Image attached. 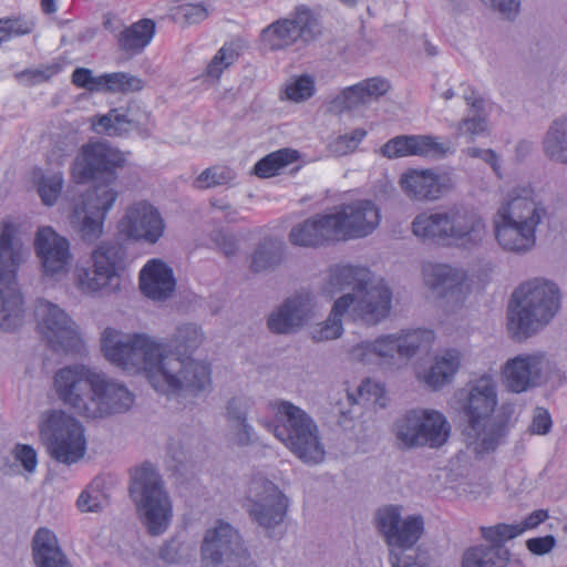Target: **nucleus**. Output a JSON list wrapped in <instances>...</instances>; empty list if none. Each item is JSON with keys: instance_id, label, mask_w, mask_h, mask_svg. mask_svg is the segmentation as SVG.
<instances>
[{"instance_id": "23", "label": "nucleus", "mask_w": 567, "mask_h": 567, "mask_svg": "<svg viewBox=\"0 0 567 567\" xmlns=\"http://www.w3.org/2000/svg\"><path fill=\"white\" fill-rule=\"evenodd\" d=\"M400 185L404 194L419 202L440 199L455 186L450 173H435L432 169H409L402 174Z\"/></svg>"}, {"instance_id": "63", "label": "nucleus", "mask_w": 567, "mask_h": 567, "mask_svg": "<svg viewBox=\"0 0 567 567\" xmlns=\"http://www.w3.org/2000/svg\"><path fill=\"white\" fill-rule=\"evenodd\" d=\"M468 156L473 158H481L486 164H488L494 173L501 177V165H499V158L495 151L487 148L482 150L478 147H471L467 150Z\"/></svg>"}, {"instance_id": "48", "label": "nucleus", "mask_w": 567, "mask_h": 567, "mask_svg": "<svg viewBox=\"0 0 567 567\" xmlns=\"http://www.w3.org/2000/svg\"><path fill=\"white\" fill-rule=\"evenodd\" d=\"M101 90L109 92L130 93L137 92L144 87L142 79L125 73L114 72L100 75Z\"/></svg>"}, {"instance_id": "52", "label": "nucleus", "mask_w": 567, "mask_h": 567, "mask_svg": "<svg viewBox=\"0 0 567 567\" xmlns=\"http://www.w3.org/2000/svg\"><path fill=\"white\" fill-rule=\"evenodd\" d=\"M105 495L101 489V482L94 480L80 494L76 505L82 513H95L103 508Z\"/></svg>"}, {"instance_id": "44", "label": "nucleus", "mask_w": 567, "mask_h": 567, "mask_svg": "<svg viewBox=\"0 0 567 567\" xmlns=\"http://www.w3.org/2000/svg\"><path fill=\"white\" fill-rule=\"evenodd\" d=\"M423 275L425 284L433 290L453 289L463 281L458 270L445 264L425 265Z\"/></svg>"}, {"instance_id": "32", "label": "nucleus", "mask_w": 567, "mask_h": 567, "mask_svg": "<svg viewBox=\"0 0 567 567\" xmlns=\"http://www.w3.org/2000/svg\"><path fill=\"white\" fill-rule=\"evenodd\" d=\"M447 224L446 208L424 210L414 217L411 229L413 235L423 241L450 246Z\"/></svg>"}, {"instance_id": "51", "label": "nucleus", "mask_w": 567, "mask_h": 567, "mask_svg": "<svg viewBox=\"0 0 567 567\" xmlns=\"http://www.w3.org/2000/svg\"><path fill=\"white\" fill-rule=\"evenodd\" d=\"M62 173H53L42 176L38 182V193L42 203L53 206L60 197L63 188Z\"/></svg>"}, {"instance_id": "27", "label": "nucleus", "mask_w": 567, "mask_h": 567, "mask_svg": "<svg viewBox=\"0 0 567 567\" xmlns=\"http://www.w3.org/2000/svg\"><path fill=\"white\" fill-rule=\"evenodd\" d=\"M337 225L331 213L317 214L295 225L289 231L288 239L296 247L319 248L340 241Z\"/></svg>"}, {"instance_id": "19", "label": "nucleus", "mask_w": 567, "mask_h": 567, "mask_svg": "<svg viewBox=\"0 0 567 567\" xmlns=\"http://www.w3.org/2000/svg\"><path fill=\"white\" fill-rule=\"evenodd\" d=\"M446 213L450 246L474 249L483 244L487 227L485 219L475 207L454 204L446 207Z\"/></svg>"}, {"instance_id": "29", "label": "nucleus", "mask_w": 567, "mask_h": 567, "mask_svg": "<svg viewBox=\"0 0 567 567\" xmlns=\"http://www.w3.org/2000/svg\"><path fill=\"white\" fill-rule=\"evenodd\" d=\"M255 405L252 398L244 394L230 398L225 406V419L228 423L231 440L239 447H246L258 441L248 415Z\"/></svg>"}, {"instance_id": "54", "label": "nucleus", "mask_w": 567, "mask_h": 567, "mask_svg": "<svg viewBox=\"0 0 567 567\" xmlns=\"http://www.w3.org/2000/svg\"><path fill=\"white\" fill-rule=\"evenodd\" d=\"M368 132L364 128H355L350 133L339 135L329 144V151L336 156H344L354 152L365 138Z\"/></svg>"}, {"instance_id": "53", "label": "nucleus", "mask_w": 567, "mask_h": 567, "mask_svg": "<svg viewBox=\"0 0 567 567\" xmlns=\"http://www.w3.org/2000/svg\"><path fill=\"white\" fill-rule=\"evenodd\" d=\"M365 103H368V101L365 100L363 92H361V87L357 83L346 87L339 95H337L331 101V107L334 111L342 113L354 110Z\"/></svg>"}, {"instance_id": "4", "label": "nucleus", "mask_w": 567, "mask_h": 567, "mask_svg": "<svg viewBox=\"0 0 567 567\" xmlns=\"http://www.w3.org/2000/svg\"><path fill=\"white\" fill-rule=\"evenodd\" d=\"M560 300V289L550 280L534 278L520 284L508 305V329L518 338L530 337L557 315Z\"/></svg>"}, {"instance_id": "31", "label": "nucleus", "mask_w": 567, "mask_h": 567, "mask_svg": "<svg viewBox=\"0 0 567 567\" xmlns=\"http://www.w3.org/2000/svg\"><path fill=\"white\" fill-rule=\"evenodd\" d=\"M176 287L173 269L161 259H152L140 272V289L147 298L166 300Z\"/></svg>"}, {"instance_id": "18", "label": "nucleus", "mask_w": 567, "mask_h": 567, "mask_svg": "<svg viewBox=\"0 0 567 567\" xmlns=\"http://www.w3.org/2000/svg\"><path fill=\"white\" fill-rule=\"evenodd\" d=\"M331 215L338 223L337 231L340 241L369 236L379 226L381 219L379 207L370 199L343 204Z\"/></svg>"}, {"instance_id": "38", "label": "nucleus", "mask_w": 567, "mask_h": 567, "mask_svg": "<svg viewBox=\"0 0 567 567\" xmlns=\"http://www.w3.org/2000/svg\"><path fill=\"white\" fill-rule=\"evenodd\" d=\"M299 42L308 44L321 34V23L316 13L306 4H298L287 17Z\"/></svg>"}, {"instance_id": "33", "label": "nucleus", "mask_w": 567, "mask_h": 567, "mask_svg": "<svg viewBox=\"0 0 567 567\" xmlns=\"http://www.w3.org/2000/svg\"><path fill=\"white\" fill-rule=\"evenodd\" d=\"M33 559L38 567H70L55 535L48 528H39L32 540Z\"/></svg>"}, {"instance_id": "6", "label": "nucleus", "mask_w": 567, "mask_h": 567, "mask_svg": "<svg viewBox=\"0 0 567 567\" xmlns=\"http://www.w3.org/2000/svg\"><path fill=\"white\" fill-rule=\"evenodd\" d=\"M330 293L352 289L354 315L368 324H377L385 319L391 310L392 291L379 280L372 284V272L365 267L337 266L329 277Z\"/></svg>"}, {"instance_id": "43", "label": "nucleus", "mask_w": 567, "mask_h": 567, "mask_svg": "<svg viewBox=\"0 0 567 567\" xmlns=\"http://www.w3.org/2000/svg\"><path fill=\"white\" fill-rule=\"evenodd\" d=\"M244 48L245 41L240 38L225 42L208 63L205 71L206 75L218 80L224 70L233 65L238 60Z\"/></svg>"}, {"instance_id": "25", "label": "nucleus", "mask_w": 567, "mask_h": 567, "mask_svg": "<svg viewBox=\"0 0 567 567\" xmlns=\"http://www.w3.org/2000/svg\"><path fill=\"white\" fill-rule=\"evenodd\" d=\"M452 152L451 143L431 135H398L381 147L382 156L393 159L408 156L442 158Z\"/></svg>"}, {"instance_id": "34", "label": "nucleus", "mask_w": 567, "mask_h": 567, "mask_svg": "<svg viewBox=\"0 0 567 567\" xmlns=\"http://www.w3.org/2000/svg\"><path fill=\"white\" fill-rule=\"evenodd\" d=\"M154 34L155 22L152 19H141L118 34V48L122 51L138 54L151 43Z\"/></svg>"}, {"instance_id": "60", "label": "nucleus", "mask_w": 567, "mask_h": 567, "mask_svg": "<svg viewBox=\"0 0 567 567\" xmlns=\"http://www.w3.org/2000/svg\"><path fill=\"white\" fill-rule=\"evenodd\" d=\"M487 128V121L481 115L463 118L457 126L458 134L474 137L484 133Z\"/></svg>"}, {"instance_id": "62", "label": "nucleus", "mask_w": 567, "mask_h": 567, "mask_svg": "<svg viewBox=\"0 0 567 567\" xmlns=\"http://www.w3.org/2000/svg\"><path fill=\"white\" fill-rule=\"evenodd\" d=\"M358 394L361 399L378 403L384 395V388L380 383L367 379L359 385Z\"/></svg>"}, {"instance_id": "9", "label": "nucleus", "mask_w": 567, "mask_h": 567, "mask_svg": "<svg viewBox=\"0 0 567 567\" xmlns=\"http://www.w3.org/2000/svg\"><path fill=\"white\" fill-rule=\"evenodd\" d=\"M130 496L147 533L151 536L163 535L171 525L173 505L159 473L151 463L145 462L133 471Z\"/></svg>"}, {"instance_id": "5", "label": "nucleus", "mask_w": 567, "mask_h": 567, "mask_svg": "<svg viewBox=\"0 0 567 567\" xmlns=\"http://www.w3.org/2000/svg\"><path fill=\"white\" fill-rule=\"evenodd\" d=\"M524 195L513 196L497 210L494 233L498 245L505 251L524 255L536 245V230L547 209L537 202L532 189H523Z\"/></svg>"}, {"instance_id": "50", "label": "nucleus", "mask_w": 567, "mask_h": 567, "mask_svg": "<svg viewBox=\"0 0 567 567\" xmlns=\"http://www.w3.org/2000/svg\"><path fill=\"white\" fill-rule=\"evenodd\" d=\"M524 533L517 524H496L494 526H482L481 535L489 543L488 547L506 548L504 544Z\"/></svg>"}, {"instance_id": "49", "label": "nucleus", "mask_w": 567, "mask_h": 567, "mask_svg": "<svg viewBox=\"0 0 567 567\" xmlns=\"http://www.w3.org/2000/svg\"><path fill=\"white\" fill-rule=\"evenodd\" d=\"M236 178L235 172L227 166H212L204 169L194 181V186L199 189L229 185Z\"/></svg>"}, {"instance_id": "16", "label": "nucleus", "mask_w": 567, "mask_h": 567, "mask_svg": "<svg viewBox=\"0 0 567 567\" xmlns=\"http://www.w3.org/2000/svg\"><path fill=\"white\" fill-rule=\"evenodd\" d=\"M117 197L118 192L109 185L95 186L81 196L72 212L71 224L84 240L93 241L101 237L106 215Z\"/></svg>"}, {"instance_id": "20", "label": "nucleus", "mask_w": 567, "mask_h": 567, "mask_svg": "<svg viewBox=\"0 0 567 567\" xmlns=\"http://www.w3.org/2000/svg\"><path fill=\"white\" fill-rule=\"evenodd\" d=\"M446 213L450 246L474 249L483 244L487 227L485 219L475 207L454 204L446 207Z\"/></svg>"}, {"instance_id": "37", "label": "nucleus", "mask_w": 567, "mask_h": 567, "mask_svg": "<svg viewBox=\"0 0 567 567\" xmlns=\"http://www.w3.org/2000/svg\"><path fill=\"white\" fill-rule=\"evenodd\" d=\"M461 364V354L455 349H447L435 358L433 365L425 375V382L434 390L450 383Z\"/></svg>"}, {"instance_id": "42", "label": "nucleus", "mask_w": 567, "mask_h": 567, "mask_svg": "<svg viewBox=\"0 0 567 567\" xmlns=\"http://www.w3.org/2000/svg\"><path fill=\"white\" fill-rule=\"evenodd\" d=\"M399 348L398 336L386 334L374 341L361 342L352 349L351 354L354 359L368 363L372 360V357L392 358L395 353H399Z\"/></svg>"}, {"instance_id": "22", "label": "nucleus", "mask_w": 567, "mask_h": 567, "mask_svg": "<svg viewBox=\"0 0 567 567\" xmlns=\"http://www.w3.org/2000/svg\"><path fill=\"white\" fill-rule=\"evenodd\" d=\"M200 550L203 561L212 565L233 561L246 551L239 532L221 519L206 530Z\"/></svg>"}, {"instance_id": "14", "label": "nucleus", "mask_w": 567, "mask_h": 567, "mask_svg": "<svg viewBox=\"0 0 567 567\" xmlns=\"http://www.w3.org/2000/svg\"><path fill=\"white\" fill-rule=\"evenodd\" d=\"M450 423L434 410H411L396 423V436L408 447L437 449L449 439Z\"/></svg>"}, {"instance_id": "17", "label": "nucleus", "mask_w": 567, "mask_h": 567, "mask_svg": "<svg viewBox=\"0 0 567 567\" xmlns=\"http://www.w3.org/2000/svg\"><path fill=\"white\" fill-rule=\"evenodd\" d=\"M97 377V372L82 364L61 368L54 375L55 393L65 405L87 417Z\"/></svg>"}, {"instance_id": "13", "label": "nucleus", "mask_w": 567, "mask_h": 567, "mask_svg": "<svg viewBox=\"0 0 567 567\" xmlns=\"http://www.w3.org/2000/svg\"><path fill=\"white\" fill-rule=\"evenodd\" d=\"M246 501L250 519L266 530L280 526L287 517L289 498L268 478L252 477Z\"/></svg>"}, {"instance_id": "58", "label": "nucleus", "mask_w": 567, "mask_h": 567, "mask_svg": "<svg viewBox=\"0 0 567 567\" xmlns=\"http://www.w3.org/2000/svg\"><path fill=\"white\" fill-rule=\"evenodd\" d=\"M7 21L11 38L30 34L35 28V18L29 16H18L4 18Z\"/></svg>"}, {"instance_id": "47", "label": "nucleus", "mask_w": 567, "mask_h": 567, "mask_svg": "<svg viewBox=\"0 0 567 567\" xmlns=\"http://www.w3.org/2000/svg\"><path fill=\"white\" fill-rule=\"evenodd\" d=\"M435 339L434 332L429 329H415L398 336L399 354L411 358L419 350H427Z\"/></svg>"}, {"instance_id": "7", "label": "nucleus", "mask_w": 567, "mask_h": 567, "mask_svg": "<svg viewBox=\"0 0 567 567\" xmlns=\"http://www.w3.org/2000/svg\"><path fill=\"white\" fill-rule=\"evenodd\" d=\"M402 507L386 505L375 513V526L389 547L392 567H430L426 551L414 548L424 532L421 515L402 518Z\"/></svg>"}, {"instance_id": "55", "label": "nucleus", "mask_w": 567, "mask_h": 567, "mask_svg": "<svg viewBox=\"0 0 567 567\" xmlns=\"http://www.w3.org/2000/svg\"><path fill=\"white\" fill-rule=\"evenodd\" d=\"M315 81L312 76L303 74L297 78L286 89V94L293 102H302L315 94Z\"/></svg>"}, {"instance_id": "57", "label": "nucleus", "mask_w": 567, "mask_h": 567, "mask_svg": "<svg viewBox=\"0 0 567 567\" xmlns=\"http://www.w3.org/2000/svg\"><path fill=\"white\" fill-rule=\"evenodd\" d=\"M358 84L361 87V92H363V95L368 102L384 95L390 89L389 82L385 79L379 76L363 80Z\"/></svg>"}, {"instance_id": "56", "label": "nucleus", "mask_w": 567, "mask_h": 567, "mask_svg": "<svg viewBox=\"0 0 567 567\" xmlns=\"http://www.w3.org/2000/svg\"><path fill=\"white\" fill-rule=\"evenodd\" d=\"M208 17V10L200 3H187L179 6L174 13L175 21H183L184 24L190 25L200 23Z\"/></svg>"}, {"instance_id": "2", "label": "nucleus", "mask_w": 567, "mask_h": 567, "mask_svg": "<svg viewBox=\"0 0 567 567\" xmlns=\"http://www.w3.org/2000/svg\"><path fill=\"white\" fill-rule=\"evenodd\" d=\"M497 403V383L493 375L483 374L470 381L461 417L463 435L477 454L494 452L508 433L513 406L503 404L501 412L495 414Z\"/></svg>"}, {"instance_id": "64", "label": "nucleus", "mask_w": 567, "mask_h": 567, "mask_svg": "<svg viewBox=\"0 0 567 567\" xmlns=\"http://www.w3.org/2000/svg\"><path fill=\"white\" fill-rule=\"evenodd\" d=\"M556 545V539L553 535H546L544 537H534L529 538L526 542V546L528 550L535 555H546L548 554Z\"/></svg>"}, {"instance_id": "28", "label": "nucleus", "mask_w": 567, "mask_h": 567, "mask_svg": "<svg viewBox=\"0 0 567 567\" xmlns=\"http://www.w3.org/2000/svg\"><path fill=\"white\" fill-rule=\"evenodd\" d=\"M34 249L45 275L64 272L69 266L70 243L51 227H42L34 239Z\"/></svg>"}, {"instance_id": "26", "label": "nucleus", "mask_w": 567, "mask_h": 567, "mask_svg": "<svg viewBox=\"0 0 567 567\" xmlns=\"http://www.w3.org/2000/svg\"><path fill=\"white\" fill-rule=\"evenodd\" d=\"M133 402L134 395L124 384L109 380L104 374L99 373L87 417H102L125 412Z\"/></svg>"}, {"instance_id": "40", "label": "nucleus", "mask_w": 567, "mask_h": 567, "mask_svg": "<svg viewBox=\"0 0 567 567\" xmlns=\"http://www.w3.org/2000/svg\"><path fill=\"white\" fill-rule=\"evenodd\" d=\"M353 303L354 297L352 295L339 297L334 301L328 319L315 331L313 339L316 341H323L339 338L343 332L342 317Z\"/></svg>"}, {"instance_id": "3", "label": "nucleus", "mask_w": 567, "mask_h": 567, "mask_svg": "<svg viewBox=\"0 0 567 567\" xmlns=\"http://www.w3.org/2000/svg\"><path fill=\"white\" fill-rule=\"evenodd\" d=\"M269 406L275 413V421L259 420V424L272 432L303 463H321L326 450L312 416L286 400L271 401Z\"/></svg>"}, {"instance_id": "35", "label": "nucleus", "mask_w": 567, "mask_h": 567, "mask_svg": "<svg viewBox=\"0 0 567 567\" xmlns=\"http://www.w3.org/2000/svg\"><path fill=\"white\" fill-rule=\"evenodd\" d=\"M285 244L276 238L266 237L256 246L250 261L252 272H261L278 267L284 260Z\"/></svg>"}, {"instance_id": "30", "label": "nucleus", "mask_w": 567, "mask_h": 567, "mask_svg": "<svg viewBox=\"0 0 567 567\" xmlns=\"http://www.w3.org/2000/svg\"><path fill=\"white\" fill-rule=\"evenodd\" d=\"M540 355L527 354L509 359L502 371L503 382L508 391L522 393L537 385L542 373Z\"/></svg>"}, {"instance_id": "8", "label": "nucleus", "mask_w": 567, "mask_h": 567, "mask_svg": "<svg viewBox=\"0 0 567 567\" xmlns=\"http://www.w3.org/2000/svg\"><path fill=\"white\" fill-rule=\"evenodd\" d=\"M12 223L0 224V328L14 331L23 323V298L18 289L17 272L23 259L22 244Z\"/></svg>"}, {"instance_id": "41", "label": "nucleus", "mask_w": 567, "mask_h": 567, "mask_svg": "<svg viewBox=\"0 0 567 567\" xmlns=\"http://www.w3.org/2000/svg\"><path fill=\"white\" fill-rule=\"evenodd\" d=\"M260 41L270 51L284 50L299 42L287 18H280L262 29Z\"/></svg>"}, {"instance_id": "11", "label": "nucleus", "mask_w": 567, "mask_h": 567, "mask_svg": "<svg viewBox=\"0 0 567 567\" xmlns=\"http://www.w3.org/2000/svg\"><path fill=\"white\" fill-rule=\"evenodd\" d=\"M92 266H76L74 271L79 290L95 295L111 288L128 265L127 248L120 241H103L91 254Z\"/></svg>"}, {"instance_id": "45", "label": "nucleus", "mask_w": 567, "mask_h": 567, "mask_svg": "<svg viewBox=\"0 0 567 567\" xmlns=\"http://www.w3.org/2000/svg\"><path fill=\"white\" fill-rule=\"evenodd\" d=\"M142 124V121L132 116L131 111L121 113L118 110H111L99 118L96 131L109 136H120Z\"/></svg>"}, {"instance_id": "10", "label": "nucleus", "mask_w": 567, "mask_h": 567, "mask_svg": "<svg viewBox=\"0 0 567 567\" xmlns=\"http://www.w3.org/2000/svg\"><path fill=\"white\" fill-rule=\"evenodd\" d=\"M39 432L50 456L59 463L71 465L86 451L84 427L62 410L43 413Z\"/></svg>"}, {"instance_id": "24", "label": "nucleus", "mask_w": 567, "mask_h": 567, "mask_svg": "<svg viewBox=\"0 0 567 567\" xmlns=\"http://www.w3.org/2000/svg\"><path fill=\"white\" fill-rule=\"evenodd\" d=\"M313 296L308 291L287 298L268 317L267 326L272 333L290 334L303 327L312 315Z\"/></svg>"}, {"instance_id": "12", "label": "nucleus", "mask_w": 567, "mask_h": 567, "mask_svg": "<svg viewBox=\"0 0 567 567\" xmlns=\"http://www.w3.org/2000/svg\"><path fill=\"white\" fill-rule=\"evenodd\" d=\"M125 155L104 142L83 144L71 166V175L76 184L93 181L112 183L117 178V168L124 167Z\"/></svg>"}, {"instance_id": "1", "label": "nucleus", "mask_w": 567, "mask_h": 567, "mask_svg": "<svg viewBox=\"0 0 567 567\" xmlns=\"http://www.w3.org/2000/svg\"><path fill=\"white\" fill-rule=\"evenodd\" d=\"M203 339L198 326L183 323L169 339L168 350L144 334L118 339L112 328L104 330L101 343L105 358L113 364L132 374L143 371L157 392L176 393L202 391L212 382L209 365L192 359Z\"/></svg>"}, {"instance_id": "15", "label": "nucleus", "mask_w": 567, "mask_h": 567, "mask_svg": "<svg viewBox=\"0 0 567 567\" xmlns=\"http://www.w3.org/2000/svg\"><path fill=\"white\" fill-rule=\"evenodd\" d=\"M35 315L39 330L48 346L58 353H81L84 344L78 326L59 306L39 300Z\"/></svg>"}, {"instance_id": "21", "label": "nucleus", "mask_w": 567, "mask_h": 567, "mask_svg": "<svg viewBox=\"0 0 567 567\" xmlns=\"http://www.w3.org/2000/svg\"><path fill=\"white\" fill-rule=\"evenodd\" d=\"M120 231L130 239L156 244L164 234L161 213L146 200L135 202L126 208L118 223Z\"/></svg>"}, {"instance_id": "39", "label": "nucleus", "mask_w": 567, "mask_h": 567, "mask_svg": "<svg viewBox=\"0 0 567 567\" xmlns=\"http://www.w3.org/2000/svg\"><path fill=\"white\" fill-rule=\"evenodd\" d=\"M543 148L551 161L567 164V117L553 121L544 137Z\"/></svg>"}, {"instance_id": "61", "label": "nucleus", "mask_w": 567, "mask_h": 567, "mask_svg": "<svg viewBox=\"0 0 567 567\" xmlns=\"http://www.w3.org/2000/svg\"><path fill=\"white\" fill-rule=\"evenodd\" d=\"M16 460L19 461L27 472H33L38 465L35 450L25 444H18L14 449Z\"/></svg>"}, {"instance_id": "36", "label": "nucleus", "mask_w": 567, "mask_h": 567, "mask_svg": "<svg viewBox=\"0 0 567 567\" xmlns=\"http://www.w3.org/2000/svg\"><path fill=\"white\" fill-rule=\"evenodd\" d=\"M509 556L507 548L476 545L464 551L462 567H505Z\"/></svg>"}, {"instance_id": "46", "label": "nucleus", "mask_w": 567, "mask_h": 567, "mask_svg": "<svg viewBox=\"0 0 567 567\" xmlns=\"http://www.w3.org/2000/svg\"><path fill=\"white\" fill-rule=\"evenodd\" d=\"M298 157L299 154L295 150H278L259 159L254 166V173L261 178L272 177L282 168L296 162Z\"/></svg>"}, {"instance_id": "59", "label": "nucleus", "mask_w": 567, "mask_h": 567, "mask_svg": "<svg viewBox=\"0 0 567 567\" xmlns=\"http://www.w3.org/2000/svg\"><path fill=\"white\" fill-rule=\"evenodd\" d=\"M72 83L89 91H101L100 76L95 78L90 69L76 68L72 73Z\"/></svg>"}]
</instances>
